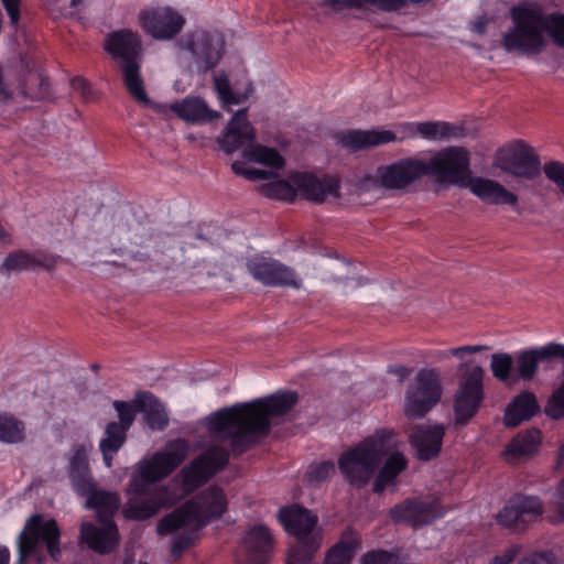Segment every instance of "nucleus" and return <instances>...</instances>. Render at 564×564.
Returning a JSON list of instances; mask_svg holds the SVG:
<instances>
[{"instance_id":"69168bd1","label":"nucleus","mask_w":564,"mask_h":564,"mask_svg":"<svg viewBox=\"0 0 564 564\" xmlns=\"http://www.w3.org/2000/svg\"><path fill=\"white\" fill-rule=\"evenodd\" d=\"M101 454H102V458H104V462H105V465L110 468L112 466V458H113V455L117 454L119 451H106L105 447H99Z\"/></svg>"},{"instance_id":"9d476101","label":"nucleus","mask_w":564,"mask_h":564,"mask_svg":"<svg viewBox=\"0 0 564 564\" xmlns=\"http://www.w3.org/2000/svg\"><path fill=\"white\" fill-rule=\"evenodd\" d=\"M278 519L289 534L297 539V543L291 550H299L313 555L321 546L322 538L315 531L317 517L300 505L281 508Z\"/></svg>"},{"instance_id":"864d4df0","label":"nucleus","mask_w":564,"mask_h":564,"mask_svg":"<svg viewBox=\"0 0 564 564\" xmlns=\"http://www.w3.org/2000/svg\"><path fill=\"white\" fill-rule=\"evenodd\" d=\"M392 554L386 551H371L361 557V564H391Z\"/></svg>"},{"instance_id":"f257e3e1","label":"nucleus","mask_w":564,"mask_h":564,"mask_svg":"<svg viewBox=\"0 0 564 564\" xmlns=\"http://www.w3.org/2000/svg\"><path fill=\"white\" fill-rule=\"evenodd\" d=\"M296 402L295 392L283 391L210 414L207 429L213 441L221 445L209 446L182 469L184 494L188 495L207 482L228 464L230 451L235 454L245 452L252 437L270 431V417L286 414Z\"/></svg>"},{"instance_id":"ddd939ff","label":"nucleus","mask_w":564,"mask_h":564,"mask_svg":"<svg viewBox=\"0 0 564 564\" xmlns=\"http://www.w3.org/2000/svg\"><path fill=\"white\" fill-rule=\"evenodd\" d=\"M544 507L536 496L514 495L496 514L497 523L512 532H523L543 514Z\"/></svg>"},{"instance_id":"052dcab7","label":"nucleus","mask_w":564,"mask_h":564,"mask_svg":"<svg viewBox=\"0 0 564 564\" xmlns=\"http://www.w3.org/2000/svg\"><path fill=\"white\" fill-rule=\"evenodd\" d=\"M387 371L395 376L400 382H403L412 373V369L404 365H391Z\"/></svg>"},{"instance_id":"c9c22d12","label":"nucleus","mask_w":564,"mask_h":564,"mask_svg":"<svg viewBox=\"0 0 564 564\" xmlns=\"http://www.w3.org/2000/svg\"><path fill=\"white\" fill-rule=\"evenodd\" d=\"M87 496L86 507L96 511L98 521L112 520L120 506V497L117 492L98 490L93 484L91 491Z\"/></svg>"},{"instance_id":"338daca9","label":"nucleus","mask_w":564,"mask_h":564,"mask_svg":"<svg viewBox=\"0 0 564 564\" xmlns=\"http://www.w3.org/2000/svg\"><path fill=\"white\" fill-rule=\"evenodd\" d=\"M486 28H487L486 19H480V20L476 21L474 24V31L477 32L478 34H485Z\"/></svg>"},{"instance_id":"a211bd4d","label":"nucleus","mask_w":564,"mask_h":564,"mask_svg":"<svg viewBox=\"0 0 564 564\" xmlns=\"http://www.w3.org/2000/svg\"><path fill=\"white\" fill-rule=\"evenodd\" d=\"M444 512L438 499H408L391 508L390 516L395 522H403L416 528L432 523Z\"/></svg>"},{"instance_id":"f3484780","label":"nucleus","mask_w":564,"mask_h":564,"mask_svg":"<svg viewBox=\"0 0 564 564\" xmlns=\"http://www.w3.org/2000/svg\"><path fill=\"white\" fill-rule=\"evenodd\" d=\"M424 161L414 158L377 167L375 183L387 189H404L424 175Z\"/></svg>"},{"instance_id":"ea45409f","label":"nucleus","mask_w":564,"mask_h":564,"mask_svg":"<svg viewBox=\"0 0 564 564\" xmlns=\"http://www.w3.org/2000/svg\"><path fill=\"white\" fill-rule=\"evenodd\" d=\"M242 155L250 162L268 165L274 169H281L284 165V159L274 148H268L261 144H253L246 147Z\"/></svg>"},{"instance_id":"0e129e2a","label":"nucleus","mask_w":564,"mask_h":564,"mask_svg":"<svg viewBox=\"0 0 564 564\" xmlns=\"http://www.w3.org/2000/svg\"><path fill=\"white\" fill-rule=\"evenodd\" d=\"M231 169L235 172V174L243 176L248 180V172L250 171V169H247L245 163L239 161L234 162Z\"/></svg>"},{"instance_id":"6e6552de","label":"nucleus","mask_w":564,"mask_h":564,"mask_svg":"<svg viewBox=\"0 0 564 564\" xmlns=\"http://www.w3.org/2000/svg\"><path fill=\"white\" fill-rule=\"evenodd\" d=\"M424 175L443 187H465L471 175L469 152L463 147H448L424 161Z\"/></svg>"},{"instance_id":"2f4dec72","label":"nucleus","mask_w":564,"mask_h":564,"mask_svg":"<svg viewBox=\"0 0 564 564\" xmlns=\"http://www.w3.org/2000/svg\"><path fill=\"white\" fill-rule=\"evenodd\" d=\"M540 412V404L534 393L524 391L516 395L507 405L503 415L506 427H517Z\"/></svg>"},{"instance_id":"8fccbe9b","label":"nucleus","mask_w":564,"mask_h":564,"mask_svg":"<svg viewBox=\"0 0 564 564\" xmlns=\"http://www.w3.org/2000/svg\"><path fill=\"white\" fill-rule=\"evenodd\" d=\"M185 531L176 534L173 538L171 553L173 556H180L185 549H187L194 542V533L196 531H191L187 528H184Z\"/></svg>"},{"instance_id":"37998d69","label":"nucleus","mask_w":564,"mask_h":564,"mask_svg":"<svg viewBox=\"0 0 564 564\" xmlns=\"http://www.w3.org/2000/svg\"><path fill=\"white\" fill-rule=\"evenodd\" d=\"M23 95L33 100L45 99L50 95L47 78L41 74H30L23 88Z\"/></svg>"},{"instance_id":"aec40b11","label":"nucleus","mask_w":564,"mask_h":564,"mask_svg":"<svg viewBox=\"0 0 564 564\" xmlns=\"http://www.w3.org/2000/svg\"><path fill=\"white\" fill-rule=\"evenodd\" d=\"M561 360L564 362V344L549 343L544 346L523 349L514 355L516 372L524 381H531L538 373L540 362Z\"/></svg>"},{"instance_id":"dca6fc26","label":"nucleus","mask_w":564,"mask_h":564,"mask_svg":"<svg viewBox=\"0 0 564 564\" xmlns=\"http://www.w3.org/2000/svg\"><path fill=\"white\" fill-rule=\"evenodd\" d=\"M139 22L144 32L153 39L171 40L182 31L185 19L171 7H156L141 11Z\"/></svg>"},{"instance_id":"f03ea898","label":"nucleus","mask_w":564,"mask_h":564,"mask_svg":"<svg viewBox=\"0 0 564 564\" xmlns=\"http://www.w3.org/2000/svg\"><path fill=\"white\" fill-rule=\"evenodd\" d=\"M112 235L126 238L129 246L113 248V259L105 262L115 267H127V260L140 263L149 271H169L180 267L196 268L205 261L208 240L196 235L195 240L175 246L169 236L156 235L153 230L133 218L113 217Z\"/></svg>"},{"instance_id":"393cba45","label":"nucleus","mask_w":564,"mask_h":564,"mask_svg":"<svg viewBox=\"0 0 564 564\" xmlns=\"http://www.w3.org/2000/svg\"><path fill=\"white\" fill-rule=\"evenodd\" d=\"M444 436L443 424L416 425L409 435V443L419 460L429 462L440 455Z\"/></svg>"},{"instance_id":"5fc2aeb1","label":"nucleus","mask_w":564,"mask_h":564,"mask_svg":"<svg viewBox=\"0 0 564 564\" xmlns=\"http://www.w3.org/2000/svg\"><path fill=\"white\" fill-rule=\"evenodd\" d=\"M518 564H557L555 556L551 553H532L519 561Z\"/></svg>"},{"instance_id":"603ef678","label":"nucleus","mask_w":564,"mask_h":564,"mask_svg":"<svg viewBox=\"0 0 564 564\" xmlns=\"http://www.w3.org/2000/svg\"><path fill=\"white\" fill-rule=\"evenodd\" d=\"M554 517L553 522H564V479L557 487L556 494L553 500Z\"/></svg>"},{"instance_id":"680f3d73","label":"nucleus","mask_w":564,"mask_h":564,"mask_svg":"<svg viewBox=\"0 0 564 564\" xmlns=\"http://www.w3.org/2000/svg\"><path fill=\"white\" fill-rule=\"evenodd\" d=\"M272 176V172L261 169H250V171L248 172V180L250 181L268 180L271 178Z\"/></svg>"},{"instance_id":"7c9ffc66","label":"nucleus","mask_w":564,"mask_h":564,"mask_svg":"<svg viewBox=\"0 0 564 564\" xmlns=\"http://www.w3.org/2000/svg\"><path fill=\"white\" fill-rule=\"evenodd\" d=\"M540 444V430L531 429L514 436L506 446L502 456L507 463L518 464L532 457L538 452Z\"/></svg>"},{"instance_id":"a878e982","label":"nucleus","mask_w":564,"mask_h":564,"mask_svg":"<svg viewBox=\"0 0 564 564\" xmlns=\"http://www.w3.org/2000/svg\"><path fill=\"white\" fill-rule=\"evenodd\" d=\"M291 181L296 186V193L310 202L321 204L327 195L339 197V181L336 177L327 175L318 178L310 173H296Z\"/></svg>"},{"instance_id":"09e8293b","label":"nucleus","mask_w":564,"mask_h":564,"mask_svg":"<svg viewBox=\"0 0 564 564\" xmlns=\"http://www.w3.org/2000/svg\"><path fill=\"white\" fill-rule=\"evenodd\" d=\"M550 37L553 43L564 50V14L552 13Z\"/></svg>"},{"instance_id":"49530a36","label":"nucleus","mask_w":564,"mask_h":564,"mask_svg":"<svg viewBox=\"0 0 564 564\" xmlns=\"http://www.w3.org/2000/svg\"><path fill=\"white\" fill-rule=\"evenodd\" d=\"M214 87L224 106L238 105L242 101V98L231 90L226 75H217L214 78Z\"/></svg>"},{"instance_id":"c03bdc74","label":"nucleus","mask_w":564,"mask_h":564,"mask_svg":"<svg viewBox=\"0 0 564 564\" xmlns=\"http://www.w3.org/2000/svg\"><path fill=\"white\" fill-rule=\"evenodd\" d=\"M514 357L507 352H497L491 356L490 369L492 376L501 382H508L511 377Z\"/></svg>"},{"instance_id":"5701e85b","label":"nucleus","mask_w":564,"mask_h":564,"mask_svg":"<svg viewBox=\"0 0 564 564\" xmlns=\"http://www.w3.org/2000/svg\"><path fill=\"white\" fill-rule=\"evenodd\" d=\"M256 142V131L247 118V110H238L227 123L224 133L218 138L220 149L231 154Z\"/></svg>"},{"instance_id":"4be33fe9","label":"nucleus","mask_w":564,"mask_h":564,"mask_svg":"<svg viewBox=\"0 0 564 564\" xmlns=\"http://www.w3.org/2000/svg\"><path fill=\"white\" fill-rule=\"evenodd\" d=\"M57 259V256L42 250L28 251L25 249H17L7 254L0 264V273L10 276L13 272L29 270L43 269L52 271L56 267Z\"/></svg>"},{"instance_id":"e2e57ef3","label":"nucleus","mask_w":564,"mask_h":564,"mask_svg":"<svg viewBox=\"0 0 564 564\" xmlns=\"http://www.w3.org/2000/svg\"><path fill=\"white\" fill-rule=\"evenodd\" d=\"M73 89L82 93L83 96H86L90 88L88 83L83 77H75L70 82Z\"/></svg>"},{"instance_id":"774afa93","label":"nucleus","mask_w":564,"mask_h":564,"mask_svg":"<svg viewBox=\"0 0 564 564\" xmlns=\"http://www.w3.org/2000/svg\"><path fill=\"white\" fill-rule=\"evenodd\" d=\"M10 552L6 546H0V564H9Z\"/></svg>"},{"instance_id":"58836bf2","label":"nucleus","mask_w":564,"mask_h":564,"mask_svg":"<svg viewBox=\"0 0 564 564\" xmlns=\"http://www.w3.org/2000/svg\"><path fill=\"white\" fill-rule=\"evenodd\" d=\"M408 460L403 454L395 452L392 453L386 460L383 467L379 470V474L373 484L375 492H382L386 487L391 484L397 476L406 468Z\"/></svg>"},{"instance_id":"0eeeda50","label":"nucleus","mask_w":564,"mask_h":564,"mask_svg":"<svg viewBox=\"0 0 564 564\" xmlns=\"http://www.w3.org/2000/svg\"><path fill=\"white\" fill-rule=\"evenodd\" d=\"M18 564H44L46 547L53 561L61 556V531L56 520H44L40 513L32 514L17 539Z\"/></svg>"},{"instance_id":"6e6d98bb","label":"nucleus","mask_w":564,"mask_h":564,"mask_svg":"<svg viewBox=\"0 0 564 564\" xmlns=\"http://www.w3.org/2000/svg\"><path fill=\"white\" fill-rule=\"evenodd\" d=\"M10 21L17 25L20 20V2L21 0H1Z\"/></svg>"},{"instance_id":"2eb2a0df","label":"nucleus","mask_w":564,"mask_h":564,"mask_svg":"<svg viewBox=\"0 0 564 564\" xmlns=\"http://www.w3.org/2000/svg\"><path fill=\"white\" fill-rule=\"evenodd\" d=\"M252 278L265 286L300 289L302 281L295 271L285 264L265 257H253L247 261Z\"/></svg>"},{"instance_id":"c85d7f7f","label":"nucleus","mask_w":564,"mask_h":564,"mask_svg":"<svg viewBox=\"0 0 564 564\" xmlns=\"http://www.w3.org/2000/svg\"><path fill=\"white\" fill-rule=\"evenodd\" d=\"M174 502L175 501L170 498L167 489L162 486L149 498L129 499L122 512L127 519L143 521L155 516L161 508L173 506Z\"/></svg>"},{"instance_id":"de8ad7c7","label":"nucleus","mask_w":564,"mask_h":564,"mask_svg":"<svg viewBox=\"0 0 564 564\" xmlns=\"http://www.w3.org/2000/svg\"><path fill=\"white\" fill-rule=\"evenodd\" d=\"M335 474V465L330 460L321 462L311 466L307 473V482L316 486L322 481L327 480Z\"/></svg>"},{"instance_id":"72a5a7b5","label":"nucleus","mask_w":564,"mask_h":564,"mask_svg":"<svg viewBox=\"0 0 564 564\" xmlns=\"http://www.w3.org/2000/svg\"><path fill=\"white\" fill-rule=\"evenodd\" d=\"M397 140L395 134L389 130H352L344 133L340 142L344 147L355 151L371 149Z\"/></svg>"},{"instance_id":"412c9836","label":"nucleus","mask_w":564,"mask_h":564,"mask_svg":"<svg viewBox=\"0 0 564 564\" xmlns=\"http://www.w3.org/2000/svg\"><path fill=\"white\" fill-rule=\"evenodd\" d=\"M99 524L84 522L79 529L80 541L99 555L110 554L120 544V534L113 520L98 521Z\"/></svg>"},{"instance_id":"20e7f679","label":"nucleus","mask_w":564,"mask_h":564,"mask_svg":"<svg viewBox=\"0 0 564 564\" xmlns=\"http://www.w3.org/2000/svg\"><path fill=\"white\" fill-rule=\"evenodd\" d=\"M227 503L224 490L218 486H210L163 517L158 523L156 532L163 535L181 528L198 531L213 519L220 518L227 510Z\"/></svg>"},{"instance_id":"bb28decb","label":"nucleus","mask_w":564,"mask_h":564,"mask_svg":"<svg viewBox=\"0 0 564 564\" xmlns=\"http://www.w3.org/2000/svg\"><path fill=\"white\" fill-rule=\"evenodd\" d=\"M241 549L248 564H268L273 550L270 530L262 524L250 528L242 538Z\"/></svg>"},{"instance_id":"4d7b16f0","label":"nucleus","mask_w":564,"mask_h":564,"mask_svg":"<svg viewBox=\"0 0 564 564\" xmlns=\"http://www.w3.org/2000/svg\"><path fill=\"white\" fill-rule=\"evenodd\" d=\"M312 556L299 550H290L285 564H312Z\"/></svg>"},{"instance_id":"79ce46f5","label":"nucleus","mask_w":564,"mask_h":564,"mask_svg":"<svg viewBox=\"0 0 564 564\" xmlns=\"http://www.w3.org/2000/svg\"><path fill=\"white\" fill-rule=\"evenodd\" d=\"M262 193L269 198H275L292 203L297 197L296 186L289 181L280 180L271 182L262 187Z\"/></svg>"},{"instance_id":"3c124183","label":"nucleus","mask_w":564,"mask_h":564,"mask_svg":"<svg viewBox=\"0 0 564 564\" xmlns=\"http://www.w3.org/2000/svg\"><path fill=\"white\" fill-rule=\"evenodd\" d=\"M488 347L486 345H467L456 348H451L446 351H443L440 355V358H447L449 356L456 357V358H464L467 354H477L484 350H487Z\"/></svg>"},{"instance_id":"cd10ccee","label":"nucleus","mask_w":564,"mask_h":564,"mask_svg":"<svg viewBox=\"0 0 564 564\" xmlns=\"http://www.w3.org/2000/svg\"><path fill=\"white\" fill-rule=\"evenodd\" d=\"M464 188H468L471 194L490 205L516 206L518 204V196L516 194L508 191L499 182L490 178L473 177L470 175Z\"/></svg>"},{"instance_id":"7ed1b4c3","label":"nucleus","mask_w":564,"mask_h":564,"mask_svg":"<svg viewBox=\"0 0 564 564\" xmlns=\"http://www.w3.org/2000/svg\"><path fill=\"white\" fill-rule=\"evenodd\" d=\"M510 18L512 26L502 36V47L522 55L543 52L551 32L552 13H546L541 4L524 2L510 9Z\"/></svg>"},{"instance_id":"a18cd8bd","label":"nucleus","mask_w":564,"mask_h":564,"mask_svg":"<svg viewBox=\"0 0 564 564\" xmlns=\"http://www.w3.org/2000/svg\"><path fill=\"white\" fill-rule=\"evenodd\" d=\"M324 4L334 11H341L347 8H387V0H324Z\"/></svg>"},{"instance_id":"e433bc0d","label":"nucleus","mask_w":564,"mask_h":564,"mask_svg":"<svg viewBox=\"0 0 564 564\" xmlns=\"http://www.w3.org/2000/svg\"><path fill=\"white\" fill-rule=\"evenodd\" d=\"M360 544V535L357 532L345 531L340 541L328 551L324 564H350Z\"/></svg>"},{"instance_id":"9b49d317","label":"nucleus","mask_w":564,"mask_h":564,"mask_svg":"<svg viewBox=\"0 0 564 564\" xmlns=\"http://www.w3.org/2000/svg\"><path fill=\"white\" fill-rule=\"evenodd\" d=\"M188 442L177 438L170 442L164 451L156 453L153 457L139 466L140 481L134 480V491L143 492L142 482H156L171 475L187 457Z\"/></svg>"},{"instance_id":"f704fd0d","label":"nucleus","mask_w":564,"mask_h":564,"mask_svg":"<svg viewBox=\"0 0 564 564\" xmlns=\"http://www.w3.org/2000/svg\"><path fill=\"white\" fill-rule=\"evenodd\" d=\"M171 110L187 122H208L220 117L218 111L208 108L199 97H186L171 105Z\"/></svg>"},{"instance_id":"6ab92c4d","label":"nucleus","mask_w":564,"mask_h":564,"mask_svg":"<svg viewBox=\"0 0 564 564\" xmlns=\"http://www.w3.org/2000/svg\"><path fill=\"white\" fill-rule=\"evenodd\" d=\"M181 45L189 53L192 63L198 73L205 74L214 69L221 58V53L215 45L213 36L203 30L188 33L182 40Z\"/></svg>"},{"instance_id":"b1692460","label":"nucleus","mask_w":564,"mask_h":564,"mask_svg":"<svg viewBox=\"0 0 564 564\" xmlns=\"http://www.w3.org/2000/svg\"><path fill=\"white\" fill-rule=\"evenodd\" d=\"M112 406L118 421L107 423L104 437L99 442V447H105L106 451H119L124 445L127 433L135 420V411L130 402L116 400Z\"/></svg>"},{"instance_id":"a19ab883","label":"nucleus","mask_w":564,"mask_h":564,"mask_svg":"<svg viewBox=\"0 0 564 564\" xmlns=\"http://www.w3.org/2000/svg\"><path fill=\"white\" fill-rule=\"evenodd\" d=\"M24 438V425L14 416L0 415V441L19 443Z\"/></svg>"},{"instance_id":"4468645a","label":"nucleus","mask_w":564,"mask_h":564,"mask_svg":"<svg viewBox=\"0 0 564 564\" xmlns=\"http://www.w3.org/2000/svg\"><path fill=\"white\" fill-rule=\"evenodd\" d=\"M496 165L514 176L533 180L541 173V162L533 148L523 141L501 149L497 155Z\"/></svg>"},{"instance_id":"4c0bfd02","label":"nucleus","mask_w":564,"mask_h":564,"mask_svg":"<svg viewBox=\"0 0 564 564\" xmlns=\"http://www.w3.org/2000/svg\"><path fill=\"white\" fill-rule=\"evenodd\" d=\"M416 132L424 139L441 141L464 138L467 129L444 121H426L416 124Z\"/></svg>"},{"instance_id":"13d9d810","label":"nucleus","mask_w":564,"mask_h":564,"mask_svg":"<svg viewBox=\"0 0 564 564\" xmlns=\"http://www.w3.org/2000/svg\"><path fill=\"white\" fill-rule=\"evenodd\" d=\"M431 0H387V8H378L382 11H395L403 8L406 3L422 4Z\"/></svg>"},{"instance_id":"f8f14e48","label":"nucleus","mask_w":564,"mask_h":564,"mask_svg":"<svg viewBox=\"0 0 564 564\" xmlns=\"http://www.w3.org/2000/svg\"><path fill=\"white\" fill-rule=\"evenodd\" d=\"M465 369L454 400V415L456 425H466L477 413L481 400L484 369L480 366L462 364Z\"/></svg>"},{"instance_id":"1a4fd4ad","label":"nucleus","mask_w":564,"mask_h":564,"mask_svg":"<svg viewBox=\"0 0 564 564\" xmlns=\"http://www.w3.org/2000/svg\"><path fill=\"white\" fill-rule=\"evenodd\" d=\"M442 392L440 370L437 368L420 369L405 391V416L412 420L422 419L440 402Z\"/></svg>"},{"instance_id":"c756f323","label":"nucleus","mask_w":564,"mask_h":564,"mask_svg":"<svg viewBox=\"0 0 564 564\" xmlns=\"http://www.w3.org/2000/svg\"><path fill=\"white\" fill-rule=\"evenodd\" d=\"M132 404L135 414L141 412L148 426L153 431H163L169 424V416L159 399L149 391L135 393Z\"/></svg>"},{"instance_id":"bf43d9fd","label":"nucleus","mask_w":564,"mask_h":564,"mask_svg":"<svg viewBox=\"0 0 564 564\" xmlns=\"http://www.w3.org/2000/svg\"><path fill=\"white\" fill-rule=\"evenodd\" d=\"M518 553V547L512 546L506 550L502 554L495 556L490 564H509L513 561Z\"/></svg>"},{"instance_id":"39448f33","label":"nucleus","mask_w":564,"mask_h":564,"mask_svg":"<svg viewBox=\"0 0 564 564\" xmlns=\"http://www.w3.org/2000/svg\"><path fill=\"white\" fill-rule=\"evenodd\" d=\"M392 431L381 430L344 452L337 462L344 479L355 488L365 487L392 446Z\"/></svg>"},{"instance_id":"423d86ee","label":"nucleus","mask_w":564,"mask_h":564,"mask_svg":"<svg viewBox=\"0 0 564 564\" xmlns=\"http://www.w3.org/2000/svg\"><path fill=\"white\" fill-rule=\"evenodd\" d=\"M105 51L119 61L123 83L131 97L140 105L148 106L150 98L141 77V37L130 29L110 32L105 37Z\"/></svg>"},{"instance_id":"473e14b6","label":"nucleus","mask_w":564,"mask_h":564,"mask_svg":"<svg viewBox=\"0 0 564 564\" xmlns=\"http://www.w3.org/2000/svg\"><path fill=\"white\" fill-rule=\"evenodd\" d=\"M68 476L77 492L91 491L94 480L88 463V451L84 444L74 447V453L68 463Z\"/></svg>"}]
</instances>
